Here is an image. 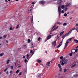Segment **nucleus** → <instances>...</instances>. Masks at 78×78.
<instances>
[{"mask_svg": "<svg viewBox=\"0 0 78 78\" xmlns=\"http://www.w3.org/2000/svg\"><path fill=\"white\" fill-rule=\"evenodd\" d=\"M69 56H72V53H71L69 55Z\"/></svg>", "mask_w": 78, "mask_h": 78, "instance_id": "41", "label": "nucleus"}, {"mask_svg": "<svg viewBox=\"0 0 78 78\" xmlns=\"http://www.w3.org/2000/svg\"><path fill=\"white\" fill-rule=\"evenodd\" d=\"M55 27H56V26L55 25V26H53L52 29L54 28H55Z\"/></svg>", "mask_w": 78, "mask_h": 78, "instance_id": "44", "label": "nucleus"}, {"mask_svg": "<svg viewBox=\"0 0 78 78\" xmlns=\"http://www.w3.org/2000/svg\"><path fill=\"white\" fill-rule=\"evenodd\" d=\"M39 3L43 5H45V1H40L39 2Z\"/></svg>", "mask_w": 78, "mask_h": 78, "instance_id": "6", "label": "nucleus"}, {"mask_svg": "<svg viewBox=\"0 0 78 78\" xmlns=\"http://www.w3.org/2000/svg\"><path fill=\"white\" fill-rule=\"evenodd\" d=\"M51 37V35H49L47 37V40H48V39H50Z\"/></svg>", "mask_w": 78, "mask_h": 78, "instance_id": "12", "label": "nucleus"}, {"mask_svg": "<svg viewBox=\"0 0 78 78\" xmlns=\"http://www.w3.org/2000/svg\"><path fill=\"white\" fill-rule=\"evenodd\" d=\"M33 50H31L30 51V53H32V56H33V55L34 54V53H33Z\"/></svg>", "mask_w": 78, "mask_h": 78, "instance_id": "20", "label": "nucleus"}, {"mask_svg": "<svg viewBox=\"0 0 78 78\" xmlns=\"http://www.w3.org/2000/svg\"><path fill=\"white\" fill-rule=\"evenodd\" d=\"M64 10H62V14H64Z\"/></svg>", "mask_w": 78, "mask_h": 78, "instance_id": "39", "label": "nucleus"}, {"mask_svg": "<svg viewBox=\"0 0 78 78\" xmlns=\"http://www.w3.org/2000/svg\"><path fill=\"white\" fill-rule=\"evenodd\" d=\"M51 34V36H53L54 35H56V34H53V33H52L51 34Z\"/></svg>", "mask_w": 78, "mask_h": 78, "instance_id": "24", "label": "nucleus"}, {"mask_svg": "<svg viewBox=\"0 0 78 78\" xmlns=\"http://www.w3.org/2000/svg\"><path fill=\"white\" fill-rule=\"evenodd\" d=\"M56 41H55L52 43V45H54V47H55V46H56Z\"/></svg>", "mask_w": 78, "mask_h": 78, "instance_id": "11", "label": "nucleus"}, {"mask_svg": "<svg viewBox=\"0 0 78 78\" xmlns=\"http://www.w3.org/2000/svg\"><path fill=\"white\" fill-rule=\"evenodd\" d=\"M67 16V15L66 13H65L64 14V16H65V17H66V16Z\"/></svg>", "mask_w": 78, "mask_h": 78, "instance_id": "35", "label": "nucleus"}, {"mask_svg": "<svg viewBox=\"0 0 78 78\" xmlns=\"http://www.w3.org/2000/svg\"><path fill=\"white\" fill-rule=\"evenodd\" d=\"M22 75V72H20L19 74L18 75Z\"/></svg>", "mask_w": 78, "mask_h": 78, "instance_id": "42", "label": "nucleus"}, {"mask_svg": "<svg viewBox=\"0 0 78 78\" xmlns=\"http://www.w3.org/2000/svg\"><path fill=\"white\" fill-rule=\"evenodd\" d=\"M61 7L62 9H63V10L65 11H67L68 10V8L67 6L63 5L61 6Z\"/></svg>", "mask_w": 78, "mask_h": 78, "instance_id": "4", "label": "nucleus"}, {"mask_svg": "<svg viewBox=\"0 0 78 78\" xmlns=\"http://www.w3.org/2000/svg\"><path fill=\"white\" fill-rule=\"evenodd\" d=\"M73 28L71 30V31H73Z\"/></svg>", "mask_w": 78, "mask_h": 78, "instance_id": "60", "label": "nucleus"}, {"mask_svg": "<svg viewBox=\"0 0 78 78\" xmlns=\"http://www.w3.org/2000/svg\"><path fill=\"white\" fill-rule=\"evenodd\" d=\"M72 33V31H70L68 33V34H68V36H69V34H70V33Z\"/></svg>", "mask_w": 78, "mask_h": 78, "instance_id": "26", "label": "nucleus"}, {"mask_svg": "<svg viewBox=\"0 0 78 78\" xmlns=\"http://www.w3.org/2000/svg\"><path fill=\"white\" fill-rule=\"evenodd\" d=\"M73 30H76V28H75V27H74L73 28Z\"/></svg>", "mask_w": 78, "mask_h": 78, "instance_id": "47", "label": "nucleus"}, {"mask_svg": "<svg viewBox=\"0 0 78 78\" xmlns=\"http://www.w3.org/2000/svg\"><path fill=\"white\" fill-rule=\"evenodd\" d=\"M4 53H2L1 54H0V56H3V55Z\"/></svg>", "mask_w": 78, "mask_h": 78, "instance_id": "31", "label": "nucleus"}, {"mask_svg": "<svg viewBox=\"0 0 78 78\" xmlns=\"http://www.w3.org/2000/svg\"><path fill=\"white\" fill-rule=\"evenodd\" d=\"M9 60H7L6 61V63L7 64H9Z\"/></svg>", "mask_w": 78, "mask_h": 78, "instance_id": "21", "label": "nucleus"}, {"mask_svg": "<svg viewBox=\"0 0 78 78\" xmlns=\"http://www.w3.org/2000/svg\"><path fill=\"white\" fill-rule=\"evenodd\" d=\"M70 20H72V17L70 18Z\"/></svg>", "mask_w": 78, "mask_h": 78, "instance_id": "61", "label": "nucleus"}, {"mask_svg": "<svg viewBox=\"0 0 78 78\" xmlns=\"http://www.w3.org/2000/svg\"><path fill=\"white\" fill-rule=\"evenodd\" d=\"M31 4H32V5H34V4H35V2H32V3H31Z\"/></svg>", "mask_w": 78, "mask_h": 78, "instance_id": "45", "label": "nucleus"}, {"mask_svg": "<svg viewBox=\"0 0 78 78\" xmlns=\"http://www.w3.org/2000/svg\"><path fill=\"white\" fill-rule=\"evenodd\" d=\"M19 25L18 24L16 27V29H17V28H18V27H19Z\"/></svg>", "mask_w": 78, "mask_h": 78, "instance_id": "33", "label": "nucleus"}, {"mask_svg": "<svg viewBox=\"0 0 78 78\" xmlns=\"http://www.w3.org/2000/svg\"><path fill=\"white\" fill-rule=\"evenodd\" d=\"M5 2H6V3L8 2V0H5Z\"/></svg>", "mask_w": 78, "mask_h": 78, "instance_id": "50", "label": "nucleus"}, {"mask_svg": "<svg viewBox=\"0 0 78 78\" xmlns=\"http://www.w3.org/2000/svg\"><path fill=\"white\" fill-rule=\"evenodd\" d=\"M10 68H11V69H13V66H10Z\"/></svg>", "mask_w": 78, "mask_h": 78, "instance_id": "34", "label": "nucleus"}, {"mask_svg": "<svg viewBox=\"0 0 78 78\" xmlns=\"http://www.w3.org/2000/svg\"><path fill=\"white\" fill-rule=\"evenodd\" d=\"M70 5H72V3L68 2L66 3V4L65 5V6L67 7H68V6H70Z\"/></svg>", "mask_w": 78, "mask_h": 78, "instance_id": "7", "label": "nucleus"}, {"mask_svg": "<svg viewBox=\"0 0 78 78\" xmlns=\"http://www.w3.org/2000/svg\"><path fill=\"white\" fill-rule=\"evenodd\" d=\"M77 48H78V46H77V47H76L75 48L76 49Z\"/></svg>", "mask_w": 78, "mask_h": 78, "instance_id": "63", "label": "nucleus"}, {"mask_svg": "<svg viewBox=\"0 0 78 78\" xmlns=\"http://www.w3.org/2000/svg\"><path fill=\"white\" fill-rule=\"evenodd\" d=\"M37 62H38L39 63H40L41 62V60L39 59H38L37 60Z\"/></svg>", "mask_w": 78, "mask_h": 78, "instance_id": "13", "label": "nucleus"}, {"mask_svg": "<svg viewBox=\"0 0 78 78\" xmlns=\"http://www.w3.org/2000/svg\"><path fill=\"white\" fill-rule=\"evenodd\" d=\"M61 23L58 22V24H59V25H61Z\"/></svg>", "mask_w": 78, "mask_h": 78, "instance_id": "59", "label": "nucleus"}, {"mask_svg": "<svg viewBox=\"0 0 78 78\" xmlns=\"http://www.w3.org/2000/svg\"><path fill=\"white\" fill-rule=\"evenodd\" d=\"M41 75V73H38L36 75V77L37 78H38L39 76H40Z\"/></svg>", "mask_w": 78, "mask_h": 78, "instance_id": "10", "label": "nucleus"}, {"mask_svg": "<svg viewBox=\"0 0 78 78\" xmlns=\"http://www.w3.org/2000/svg\"><path fill=\"white\" fill-rule=\"evenodd\" d=\"M66 70H67V69H65L64 70V72H66Z\"/></svg>", "mask_w": 78, "mask_h": 78, "instance_id": "51", "label": "nucleus"}, {"mask_svg": "<svg viewBox=\"0 0 78 78\" xmlns=\"http://www.w3.org/2000/svg\"><path fill=\"white\" fill-rule=\"evenodd\" d=\"M20 72V70L19 69H17L16 71V73H17L18 72Z\"/></svg>", "mask_w": 78, "mask_h": 78, "instance_id": "22", "label": "nucleus"}, {"mask_svg": "<svg viewBox=\"0 0 78 78\" xmlns=\"http://www.w3.org/2000/svg\"><path fill=\"white\" fill-rule=\"evenodd\" d=\"M76 31L78 32V29H76Z\"/></svg>", "mask_w": 78, "mask_h": 78, "instance_id": "64", "label": "nucleus"}, {"mask_svg": "<svg viewBox=\"0 0 78 78\" xmlns=\"http://www.w3.org/2000/svg\"><path fill=\"white\" fill-rule=\"evenodd\" d=\"M8 70V69L7 68H6V69H5L4 70V72H6V70Z\"/></svg>", "mask_w": 78, "mask_h": 78, "instance_id": "37", "label": "nucleus"}, {"mask_svg": "<svg viewBox=\"0 0 78 78\" xmlns=\"http://www.w3.org/2000/svg\"><path fill=\"white\" fill-rule=\"evenodd\" d=\"M62 2V0H57V3L58 5H60Z\"/></svg>", "mask_w": 78, "mask_h": 78, "instance_id": "8", "label": "nucleus"}, {"mask_svg": "<svg viewBox=\"0 0 78 78\" xmlns=\"http://www.w3.org/2000/svg\"><path fill=\"white\" fill-rule=\"evenodd\" d=\"M7 36V35H4L3 36V37L4 38H6V37Z\"/></svg>", "mask_w": 78, "mask_h": 78, "instance_id": "25", "label": "nucleus"}, {"mask_svg": "<svg viewBox=\"0 0 78 78\" xmlns=\"http://www.w3.org/2000/svg\"><path fill=\"white\" fill-rule=\"evenodd\" d=\"M58 66L60 69H62V68H61V64H58Z\"/></svg>", "mask_w": 78, "mask_h": 78, "instance_id": "14", "label": "nucleus"}, {"mask_svg": "<svg viewBox=\"0 0 78 78\" xmlns=\"http://www.w3.org/2000/svg\"><path fill=\"white\" fill-rule=\"evenodd\" d=\"M12 29H13L12 28L10 27L9 29V30H12Z\"/></svg>", "mask_w": 78, "mask_h": 78, "instance_id": "36", "label": "nucleus"}, {"mask_svg": "<svg viewBox=\"0 0 78 78\" xmlns=\"http://www.w3.org/2000/svg\"><path fill=\"white\" fill-rule=\"evenodd\" d=\"M46 67H47V69H48V68L49 67H50V65H46Z\"/></svg>", "mask_w": 78, "mask_h": 78, "instance_id": "28", "label": "nucleus"}, {"mask_svg": "<svg viewBox=\"0 0 78 78\" xmlns=\"http://www.w3.org/2000/svg\"><path fill=\"white\" fill-rule=\"evenodd\" d=\"M58 13L59 14V16H60L61 14V7L59 6L58 8Z\"/></svg>", "mask_w": 78, "mask_h": 78, "instance_id": "5", "label": "nucleus"}, {"mask_svg": "<svg viewBox=\"0 0 78 78\" xmlns=\"http://www.w3.org/2000/svg\"><path fill=\"white\" fill-rule=\"evenodd\" d=\"M76 27H78V24H76Z\"/></svg>", "mask_w": 78, "mask_h": 78, "instance_id": "55", "label": "nucleus"}, {"mask_svg": "<svg viewBox=\"0 0 78 78\" xmlns=\"http://www.w3.org/2000/svg\"><path fill=\"white\" fill-rule=\"evenodd\" d=\"M56 30V29L55 28L53 29V31H55V30Z\"/></svg>", "mask_w": 78, "mask_h": 78, "instance_id": "48", "label": "nucleus"}, {"mask_svg": "<svg viewBox=\"0 0 78 78\" xmlns=\"http://www.w3.org/2000/svg\"><path fill=\"white\" fill-rule=\"evenodd\" d=\"M25 58V56H23V58Z\"/></svg>", "mask_w": 78, "mask_h": 78, "instance_id": "62", "label": "nucleus"}, {"mask_svg": "<svg viewBox=\"0 0 78 78\" xmlns=\"http://www.w3.org/2000/svg\"><path fill=\"white\" fill-rule=\"evenodd\" d=\"M76 67V64H75L73 66H71V68H73V67Z\"/></svg>", "mask_w": 78, "mask_h": 78, "instance_id": "16", "label": "nucleus"}, {"mask_svg": "<svg viewBox=\"0 0 78 78\" xmlns=\"http://www.w3.org/2000/svg\"><path fill=\"white\" fill-rule=\"evenodd\" d=\"M41 37H39L38 38V41H40V40H41Z\"/></svg>", "mask_w": 78, "mask_h": 78, "instance_id": "38", "label": "nucleus"}, {"mask_svg": "<svg viewBox=\"0 0 78 78\" xmlns=\"http://www.w3.org/2000/svg\"><path fill=\"white\" fill-rule=\"evenodd\" d=\"M27 69H24L23 71V73H27Z\"/></svg>", "mask_w": 78, "mask_h": 78, "instance_id": "15", "label": "nucleus"}, {"mask_svg": "<svg viewBox=\"0 0 78 78\" xmlns=\"http://www.w3.org/2000/svg\"><path fill=\"white\" fill-rule=\"evenodd\" d=\"M30 20L31 21V23H33V17L30 19Z\"/></svg>", "mask_w": 78, "mask_h": 78, "instance_id": "19", "label": "nucleus"}, {"mask_svg": "<svg viewBox=\"0 0 78 78\" xmlns=\"http://www.w3.org/2000/svg\"><path fill=\"white\" fill-rule=\"evenodd\" d=\"M6 74H7V75H8V72L7 71L6 72Z\"/></svg>", "mask_w": 78, "mask_h": 78, "instance_id": "52", "label": "nucleus"}, {"mask_svg": "<svg viewBox=\"0 0 78 78\" xmlns=\"http://www.w3.org/2000/svg\"><path fill=\"white\" fill-rule=\"evenodd\" d=\"M57 39H59V35H57Z\"/></svg>", "mask_w": 78, "mask_h": 78, "instance_id": "30", "label": "nucleus"}, {"mask_svg": "<svg viewBox=\"0 0 78 78\" xmlns=\"http://www.w3.org/2000/svg\"><path fill=\"white\" fill-rule=\"evenodd\" d=\"M64 33V31H63L60 34V36H61Z\"/></svg>", "mask_w": 78, "mask_h": 78, "instance_id": "18", "label": "nucleus"}, {"mask_svg": "<svg viewBox=\"0 0 78 78\" xmlns=\"http://www.w3.org/2000/svg\"><path fill=\"white\" fill-rule=\"evenodd\" d=\"M72 38H70L67 40L66 43L65 44V48H64V49H65V48L67 46V45H68V44L69 43V42H70V41L72 40Z\"/></svg>", "mask_w": 78, "mask_h": 78, "instance_id": "3", "label": "nucleus"}, {"mask_svg": "<svg viewBox=\"0 0 78 78\" xmlns=\"http://www.w3.org/2000/svg\"><path fill=\"white\" fill-rule=\"evenodd\" d=\"M27 62V60L26 59H25L24 60V62L26 63Z\"/></svg>", "mask_w": 78, "mask_h": 78, "instance_id": "32", "label": "nucleus"}, {"mask_svg": "<svg viewBox=\"0 0 78 78\" xmlns=\"http://www.w3.org/2000/svg\"><path fill=\"white\" fill-rule=\"evenodd\" d=\"M5 41L7 43H8V41L7 40H6Z\"/></svg>", "mask_w": 78, "mask_h": 78, "instance_id": "56", "label": "nucleus"}, {"mask_svg": "<svg viewBox=\"0 0 78 78\" xmlns=\"http://www.w3.org/2000/svg\"><path fill=\"white\" fill-rule=\"evenodd\" d=\"M61 61L62 63V66H64V64H67L68 62L67 59H63L62 60H61Z\"/></svg>", "mask_w": 78, "mask_h": 78, "instance_id": "2", "label": "nucleus"}, {"mask_svg": "<svg viewBox=\"0 0 78 78\" xmlns=\"http://www.w3.org/2000/svg\"><path fill=\"white\" fill-rule=\"evenodd\" d=\"M63 58V57L62 56H61L60 58V59H62Z\"/></svg>", "mask_w": 78, "mask_h": 78, "instance_id": "40", "label": "nucleus"}, {"mask_svg": "<svg viewBox=\"0 0 78 78\" xmlns=\"http://www.w3.org/2000/svg\"><path fill=\"white\" fill-rule=\"evenodd\" d=\"M51 62H51V61L50 62H48L46 64V65H50Z\"/></svg>", "mask_w": 78, "mask_h": 78, "instance_id": "23", "label": "nucleus"}, {"mask_svg": "<svg viewBox=\"0 0 78 78\" xmlns=\"http://www.w3.org/2000/svg\"><path fill=\"white\" fill-rule=\"evenodd\" d=\"M55 28H56V30L57 29H58V28H59V27L57 26V27H55Z\"/></svg>", "mask_w": 78, "mask_h": 78, "instance_id": "46", "label": "nucleus"}, {"mask_svg": "<svg viewBox=\"0 0 78 78\" xmlns=\"http://www.w3.org/2000/svg\"><path fill=\"white\" fill-rule=\"evenodd\" d=\"M26 58L27 59H29V57H27Z\"/></svg>", "mask_w": 78, "mask_h": 78, "instance_id": "53", "label": "nucleus"}, {"mask_svg": "<svg viewBox=\"0 0 78 78\" xmlns=\"http://www.w3.org/2000/svg\"><path fill=\"white\" fill-rule=\"evenodd\" d=\"M74 41L76 43H78V40H76V39H74Z\"/></svg>", "mask_w": 78, "mask_h": 78, "instance_id": "17", "label": "nucleus"}, {"mask_svg": "<svg viewBox=\"0 0 78 78\" xmlns=\"http://www.w3.org/2000/svg\"><path fill=\"white\" fill-rule=\"evenodd\" d=\"M31 48H33V44H31Z\"/></svg>", "mask_w": 78, "mask_h": 78, "instance_id": "43", "label": "nucleus"}, {"mask_svg": "<svg viewBox=\"0 0 78 78\" xmlns=\"http://www.w3.org/2000/svg\"><path fill=\"white\" fill-rule=\"evenodd\" d=\"M30 42H31V40H30V39H29L28 40V43H30Z\"/></svg>", "mask_w": 78, "mask_h": 78, "instance_id": "27", "label": "nucleus"}, {"mask_svg": "<svg viewBox=\"0 0 78 78\" xmlns=\"http://www.w3.org/2000/svg\"><path fill=\"white\" fill-rule=\"evenodd\" d=\"M2 37H0V39H2Z\"/></svg>", "mask_w": 78, "mask_h": 78, "instance_id": "58", "label": "nucleus"}, {"mask_svg": "<svg viewBox=\"0 0 78 78\" xmlns=\"http://www.w3.org/2000/svg\"><path fill=\"white\" fill-rule=\"evenodd\" d=\"M75 50V49H74L72 50L71 51H73V52H74V51H73V50Z\"/></svg>", "mask_w": 78, "mask_h": 78, "instance_id": "57", "label": "nucleus"}, {"mask_svg": "<svg viewBox=\"0 0 78 78\" xmlns=\"http://www.w3.org/2000/svg\"><path fill=\"white\" fill-rule=\"evenodd\" d=\"M73 12H74V11H72L71 12V14H72V13H73Z\"/></svg>", "mask_w": 78, "mask_h": 78, "instance_id": "49", "label": "nucleus"}, {"mask_svg": "<svg viewBox=\"0 0 78 78\" xmlns=\"http://www.w3.org/2000/svg\"><path fill=\"white\" fill-rule=\"evenodd\" d=\"M73 51H71L72 53H76L78 51V49H76V50H73ZM74 51V52H73Z\"/></svg>", "mask_w": 78, "mask_h": 78, "instance_id": "9", "label": "nucleus"}, {"mask_svg": "<svg viewBox=\"0 0 78 78\" xmlns=\"http://www.w3.org/2000/svg\"><path fill=\"white\" fill-rule=\"evenodd\" d=\"M63 26H66L67 25V23H65L63 24Z\"/></svg>", "mask_w": 78, "mask_h": 78, "instance_id": "29", "label": "nucleus"}, {"mask_svg": "<svg viewBox=\"0 0 78 78\" xmlns=\"http://www.w3.org/2000/svg\"><path fill=\"white\" fill-rule=\"evenodd\" d=\"M27 57H29V55L27 54Z\"/></svg>", "mask_w": 78, "mask_h": 78, "instance_id": "54", "label": "nucleus"}, {"mask_svg": "<svg viewBox=\"0 0 78 78\" xmlns=\"http://www.w3.org/2000/svg\"><path fill=\"white\" fill-rule=\"evenodd\" d=\"M66 36H68V34H66L65 35H64L62 36V37L63 39H62V42L59 44L58 46H57V48H59V47H61V45H62V42L63 41V40L64 39V38H65V37H66Z\"/></svg>", "mask_w": 78, "mask_h": 78, "instance_id": "1", "label": "nucleus"}]
</instances>
